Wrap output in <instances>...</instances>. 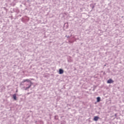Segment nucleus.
I'll use <instances>...</instances> for the list:
<instances>
[{
  "label": "nucleus",
  "mask_w": 124,
  "mask_h": 124,
  "mask_svg": "<svg viewBox=\"0 0 124 124\" xmlns=\"http://www.w3.org/2000/svg\"><path fill=\"white\" fill-rule=\"evenodd\" d=\"M64 26L66 27V28H68V23H65Z\"/></svg>",
  "instance_id": "10"
},
{
  "label": "nucleus",
  "mask_w": 124,
  "mask_h": 124,
  "mask_svg": "<svg viewBox=\"0 0 124 124\" xmlns=\"http://www.w3.org/2000/svg\"><path fill=\"white\" fill-rule=\"evenodd\" d=\"M66 122L65 121L61 122V124H65Z\"/></svg>",
  "instance_id": "12"
},
{
  "label": "nucleus",
  "mask_w": 124,
  "mask_h": 124,
  "mask_svg": "<svg viewBox=\"0 0 124 124\" xmlns=\"http://www.w3.org/2000/svg\"><path fill=\"white\" fill-rule=\"evenodd\" d=\"M13 98L14 100H17V97L16 96V94H14L13 95Z\"/></svg>",
  "instance_id": "6"
},
{
  "label": "nucleus",
  "mask_w": 124,
  "mask_h": 124,
  "mask_svg": "<svg viewBox=\"0 0 124 124\" xmlns=\"http://www.w3.org/2000/svg\"><path fill=\"white\" fill-rule=\"evenodd\" d=\"M117 114H115V115L116 116Z\"/></svg>",
  "instance_id": "15"
},
{
  "label": "nucleus",
  "mask_w": 124,
  "mask_h": 124,
  "mask_svg": "<svg viewBox=\"0 0 124 124\" xmlns=\"http://www.w3.org/2000/svg\"><path fill=\"white\" fill-rule=\"evenodd\" d=\"M59 74H62L63 73V70L62 69H60L59 71Z\"/></svg>",
  "instance_id": "5"
},
{
  "label": "nucleus",
  "mask_w": 124,
  "mask_h": 124,
  "mask_svg": "<svg viewBox=\"0 0 124 124\" xmlns=\"http://www.w3.org/2000/svg\"><path fill=\"white\" fill-rule=\"evenodd\" d=\"M97 99V102H100L101 99H100V97H97L96 98Z\"/></svg>",
  "instance_id": "8"
},
{
  "label": "nucleus",
  "mask_w": 124,
  "mask_h": 124,
  "mask_svg": "<svg viewBox=\"0 0 124 124\" xmlns=\"http://www.w3.org/2000/svg\"><path fill=\"white\" fill-rule=\"evenodd\" d=\"M35 124H44L43 121L41 120H38L35 122Z\"/></svg>",
  "instance_id": "2"
},
{
  "label": "nucleus",
  "mask_w": 124,
  "mask_h": 124,
  "mask_svg": "<svg viewBox=\"0 0 124 124\" xmlns=\"http://www.w3.org/2000/svg\"><path fill=\"white\" fill-rule=\"evenodd\" d=\"M57 116H55V117H54V119L56 120V117Z\"/></svg>",
  "instance_id": "14"
},
{
  "label": "nucleus",
  "mask_w": 124,
  "mask_h": 124,
  "mask_svg": "<svg viewBox=\"0 0 124 124\" xmlns=\"http://www.w3.org/2000/svg\"><path fill=\"white\" fill-rule=\"evenodd\" d=\"M112 83H114V80H113L112 79L110 78L107 81L108 84H112Z\"/></svg>",
  "instance_id": "3"
},
{
  "label": "nucleus",
  "mask_w": 124,
  "mask_h": 124,
  "mask_svg": "<svg viewBox=\"0 0 124 124\" xmlns=\"http://www.w3.org/2000/svg\"><path fill=\"white\" fill-rule=\"evenodd\" d=\"M31 87V84H30L29 86L26 87L25 91H27V90L30 89Z\"/></svg>",
  "instance_id": "7"
},
{
  "label": "nucleus",
  "mask_w": 124,
  "mask_h": 124,
  "mask_svg": "<svg viewBox=\"0 0 124 124\" xmlns=\"http://www.w3.org/2000/svg\"><path fill=\"white\" fill-rule=\"evenodd\" d=\"M98 119H99V117L95 116L94 117L93 121H94L95 122H97V121H98Z\"/></svg>",
  "instance_id": "4"
},
{
  "label": "nucleus",
  "mask_w": 124,
  "mask_h": 124,
  "mask_svg": "<svg viewBox=\"0 0 124 124\" xmlns=\"http://www.w3.org/2000/svg\"><path fill=\"white\" fill-rule=\"evenodd\" d=\"M90 6L92 7V9H93V8L95 7V6L93 5V4H90Z\"/></svg>",
  "instance_id": "9"
},
{
  "label": "nucleus",
  "mask_w": 124,
  "mask_h": 124,
  "mask_svg": "<svg viewBox=\"0 0 124 124\" xmlns=\"http://www.w3.org/2000/svg\"><path fill=\"white\" fill-rule=\"evenodd\" d=\"M65 37H67V38H70V37H71V36L69 35L67 36V35H66Z\"/></svg>",
  "instance_id": "11"
},
{
  "label": "nucleus",
  "mask_w": 124,
  "mask_h": 124,
  "mask_svg": "<svg viewBox=\"0 0 124 124\" xmlns=\"http://www.w3.org/2000/svg\"><path fill=\"white\" fill-rule=\"evenodd\" d=\"M26 82V86H30L31 84V86L32 85H33V83L31 82V81L29 79H23V81L21 82V83Z\"/></svg>",
  "instance_id": "1"
},
{
  "label": "nucleus",
  "mask_w": 124,
  "mask_h": 124,
  "mask_svg": "<svg viewBox=\"0 0 124 124\" xmlns=\"http://www.w3.org/2000/svg\"><path fill=\"white\" fill-rule=\"evenodd\" d=\"M69 43H73V42L70 40H69Z\"/></svg>",
  "instance_id": "13"
}]
</instances>
